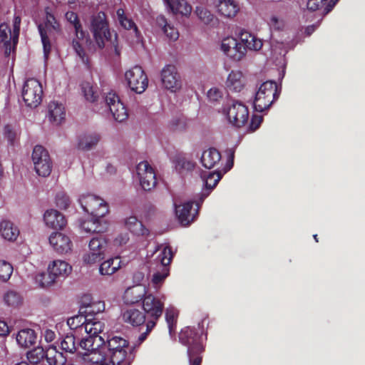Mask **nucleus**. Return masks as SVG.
I'll use <instances>...</instances> for the list:
<instances>
[{
	"label": "nucleus",
	"instance_id": "1",
	"mask_svg": "<svg viewBox=\"0 0 365 365\" xmlns=\"http://www.w3.org/2000/svg\"><path fill=\"white\" fill-rule=\"evenodd\" d=\"M179 340L182 344L187 346L189 365H202L205 346L202 337L196 329L190 327H185L180 331Z\"/></svg>",
	"mask_w": 365,
	"mask_h": 365
},
{
	"label": "nucleus",
	"instance_id": "2",
	"mask_svg": "<svg viewBox=\"0 0 365 365\" xmlns=\"http://www.w3.org/2000/svg\"><path fill=\"white\" fill-rule=\"evenodd\" d=\"M143 312L147 317L146 329L138 336V344L146 340L148 335L155 328L164 310V302L152 294H147L142 302Z\"/></svg>",
	"mask_w": 365,
	"mask_h": 365
},
{
	"label": "nucleus",
	"instance_id": "3",
	"mask_svg": "<svg viewBox=\"0 0 365 365\" xmlns=\"http://www.w3.org/2000/svg\"><path fill=\"white\" fill-rule=\"evenodd\" d=\"M108 354L113 365H130L132 348L125 339L115 336L107 339Z\"/></svg>",
	"mask_w": 365,
	"mask_h": 365
},
{
	"label": "nucleus",
	"instance_id": "4",
	"mask_svg": "<svg viewBox=\"0 0 365 365\" xmlns=\"http://www.w3.org/2000/svg\"><path fill=\"white\" fill-rule=\"evenodd\" d=\"M91 31L93 33V38L99 48H103L106 42L109 41L114 47L115 53L119 55L120 52L118 49L117 45V34H114V38L113 39L112 34L108 27V24L106 21V16L104 12H99L96 16L93 17Z\"/></svg>",
	"mask_w": 365,
	"mask_h": 365
},
{
	"label": "nucleus",
	"instance_id": "5",
	"mask_svg": "<svg viewBox=\"0 0 365 365\" xmlns=\"http://www.w3.org/2000/svg\"><path fill=\"white\" fill-rule=\"evenodd\" d=\"M280 90L273 81H267L262 83L255 93L254 108L257 112H263L269 108L273 102L279 96Z\"/></svg>",
	"mask_w": 365,
	"mask_h": 365
},
{
	"label": "nucleus",
	"instance_id": "6",
	"mask_svg": "<svg viewBox=\"0 0 365 365\" xmlns=\"http://www.w3.org/2000/svg\"><path fill=\"white\" fill-rule=\"evenodd\" d=\"M222 113L226 115L229 123L233 126L241 128L249 119L247 107L238 101H231L222 108Z\"/></svg>",
	"mask_w": 365,
	"mask_h": 365
},
{
	"label": "nucleus",
	"instance_id": "7",
	"mask_svg": "<svg viewBox=\"0 0 365 365\" xmlns=\"http://www.w3.org/2000/svg\"><path fill=\"white\" fill-rule=\"evenodd\" d=\"M173 257V253L170 246H165L156 258V270L151 279L153 285L157 287L160 285L170 274V264Z\"/></svg>",
	"mask_w": 365,
	"mask_h": 365
},
{
	"label": "nucleus",
	"instance_id": "8",
	"mask_svg": "<svg viewBox=\"0 0 365 365\" xmlns=\"http://www.w3.org/2000/svg\"><path fill=\"white\" fill-rule=\"evenodd\" d=\"M21 96L26 106L33 108L38 106L43 97V87L40 81L34 78L26 79L22 86Z\"/></svg>",
	"mask_w": 365,
	"mask_h": 365
},
{
	"label": "nucleus",
	"instance_id": "9",
	"mask_svg": "<svg viewBox=\"0 0 365 365\" xmlns=\"http://www.w3.org/2000/svg\"><path fill=\"white\" fill-rule=\"evenodd\" d=\"M79 202L83 210L93 217L101 218L108 212V205L106 202L96 195L91 194L82 195Z\"/></svg>",
	"mask_w": 365,
	"mask_h": 365
},
{
	"label": "nucleus",
	"instance_id": "10",
	"mask_svg": "<svg viewBox=\"0 0 365 365\" xmlns=\"http://www.w3.org/2000/svg\"><path fill=\"white\" fill-rule=\"evenodd\" d=\"M108 240L101 235L93 237L88 244L89 252L83 255V262L92 264L104 258Z\"/></svg>",
	"mask_w": 365,
	"mask_h": 365
},
{
	"label": "nucleus",
	"instance_id": "11",
	"mask_svg": "<svg viewBox=\"0 0 365 365\" xmlns=\"http://www.w3.org/2000/svg\"><path fill=\"white\" fill-rule=\"evenodd\" d=\"M130 88L137 93H142L148 86V78L140 66H135L125 73Z\"/></svg>",
	"mask_w": 365,
	"mask_h": 365
},
{
	"label": "nucleus",
	"instance_id": "12",
	"mask_svg": "<svg viewBox=\"0 0 365 365\" xmlns=\"http://www.w3.org/2000/svg\"><path fill=\"white\" fill-rule=\"evenodd\" d=\"M106 107L118 122H123L128 117L127 109L119 96L113 91H110L104 96Z\"/></svg>",
	"mask_w": 365,
	"mask_h": 365
},
{
	"label": "nucleus",
	"instance_id": "13",
	"mask_svg": "<svg viewBox=\"0 0 365 365\" xmlns=\"http://www.w3.org/2000/svg\"><path fill=\"white\" fill-rule=\"evenodd\" d=\"M45 12L46 19L44 25L39 24L38 29L43 44L44 57L45 58H47L51 50V44L47 36L46 29L48 30L52 29L53 31H58L60 26L54 16L49 11L48 8L46 9Z\"/></svg>",
	"mask_w": 365,
	"mask_h": 365
},
{
	"label": "nucleus",
	"instance_id": "14",
	"mask_svg": "<svg viewBox=\"0 0 365 365\" xmlns=\"http://www.w3.org/2000/svg\"><path fill=\"white\" fill-rule=\"evenodd\" d=\"M136 172L140 184L144 190H151L156 185L155 173L148 161H140L136 165Z\"/></svg>",
	"mask_w": 365,
	"mask_h": 365
},
{
	"label": "nucleus",
	"instance_id": "15",
	"mask_svg": "<svg viewBox=\"0 0 365 365\" xmlns=\"http://www.w3.org/2000/svg\"><path fill=\"white\" fill-rule=\"evenodd\" d=\"M161 82L163 86L172 93L181 88V80L177 68L173 65H166L161 71Z\"/></svg>",
	"mask_w": 365,
	"mask_h": 365
},
{
	"label": "nucleus",
	"instance_id": "16",
	"mask_svg": "<svg viewBox=\"0 0 365 365\" xmlns=\"http://www.w3.org/2000/svg\"><path fill=\"white\" fill-rule=\"evenodd\" d=\"M19 36L14 38L13 31L9 24L3 23L0 24V48L4 50L6 56H9L14 53L19 41Z\"/></svg>",
	"mask_w": 365,
	"mask_h": 365
},
{
	"label": "nucleus",
	"instance_id": "17",
	"mask_svg": "<svg viewBox=\"0 0 365 365\" xmlns=\"http://www.w3.org/2000/svg\"><path fill=\"white\" fill-rule=\"evenodd\" d=\"M48 240L53 249L59 254L68 253L73 247L70 237L61 232H53L50 235Z\"/></svg>",
	"mask_w": 365,
	"mask_h": 365
},
{
	"label": "nucleus",
	"instance_id": "18",
	"mask_svg": "<svg viewBox=\"0 0 365 365\" xmlns=\"http://www.w3.org/2000/svg\"><path fill=\"white\" fill-rule=\"evenodd\" d=\"M72 271V267L63 260H54L48 265V272L50 281L46 282L47 284L54 282L56 278L66 277Z\"/></svg>",
	"mask_w": 365,
	"mask_h": 365
},
{
	"label": "nucleus",
	"instance_id": "19",
	"mask_svg": "<svg viewBox=\"0 0 365 365\" xmlns=\"http://www.w3.org/2000/svg\"><path fill=\"white\" fill-rule=\"evenodd\" d=\"M217 12L227 19L234 18L240 11V5L235 0H215Z\"/></svg>",
	"mask_w": 365,
	"mask_h": 365
},
{
	"label": "nucleus",
	"instance_id": "20",
	"mask_svg": "<svg viewBox=\"0 0 365 365\" xmlns=\"http://www.w3.org/2000/svg\"><path fill=\"white\" fill-rule=\"evenodd\" d=\"M49 122L54 125H61L66 118V110L64 106L57 101H51L48 105V113L46 115Z\"/></svg>",
	"mask_w": 365,
	"mask_h": 365
},
{
	"label": "nucleus",
	"instance_id": "21",
	"mask_svg": "<svg viewBox=\"0 0 365 365\" xmlns=\"http://www.w3.org/2000/svg\"><path fill=\"white\" fill-rule=\"evenodd\" d=\"M166 9L174 15L188 17L192 12V6L185 0H163Z\"/></svg>",
	"mask_w": 365,
	"mask_h": 365
},
{
	"label": "nucleus",
	"instance_id": "22",
	"mask_svg": "<svg viewBox=\"0 0 365 365\" xmlns=\"http://www.w3.org/2000/svg\"><path fill=\"white\" fill-rule=\"evenodd\" d=\"M43 220L47 227L54 230H62L66 225L65 216L53 209L46 211Z\"/></svg>",
	"mask_w": 365,
	"mask_h": 365
},
{
	"label": "nucleus",
	"instance_id": "23",
	"mask_svg": "<svg viewBox=\"0 0 365 365\" xmlns=\"http://www.w3.org/2000/svg\"><path fill=\"white\" fill-rule=\"evenodd\" d=\"M125 323L133 327L146 326L147 317L145 314L138 309H128L122 314Z\"/></svg>",
	"mask_w": 365,
	"mask_h": 365
},
{
	"label": "nucleus",
	"instance_id": "24",
	"mask_svg": "<svg viewBox=\"0 0 365 365\" xmlns=\"http://www.w3.org/2000/svg\"><path fill=\"white\" fill-rule=\"evenodd\" d=\"M116 19L119 25L124 29L132 31L135 37L139 38L140 32L132 18L125 13L123 9L119 8L116 11Z\"/></svg>",
	"mask_w": 365,
	"mask_h": 365
},
{
	"label": "nucleus",
	"instance_id": "25",
	"mask_svg": "<svg viewBox=\"0 0 365 365\" xmlns=\"http://www.w3.org/2000/svg\"><path fill=\"white\" fill-rule=\"evenodd\" d=\"M147 295L145 287L138 284L128 287L124 292L123 299L126 304H135L140 301Z\"/></svg>",
	"mask_w": 365,
	"mask_h": 365
},
{
	"label": "nucleus",
	"instance_id": "26",
	"mask_svg": "<svg viewBox=\"0 0 365 365\" xmlns=\"http://www.w3.org/2000/svg\"><path fill=\"white\" fill-rule=\"evenodd\" d=\"M245 85V80L242 72L232 71L227 76L226 88L232 92H240Z\"/></svg>",
	"mask_w": 365,
	"mask_h": 365
},
{
	"label": "nucleus",
	"instance_id": "27",
	"mask_svg": "<svg viewBox=\"0 0 365 365\" xmlns=\"http://www.w3.org/2000/svg\"><path fill=\"white\" fill-rule=\"evenodd\" d=\"M19 233L18 227L10 220H4L0 222V235L5 240L14 242Z\"/></svg>",
	"mask_w": 365,
	"mask_h": 365
},
{
	"label": "nucleus",
	"instance_id": "28",
	"mask_svg": "<svg viewBox=\"0 0 365 365\" xmlns=\"http://www.w3.org/2000/svg\"><path fill=\"white\" fill-rule=\"evenodd\" d=\"M100 139V135L96 133L81 134L78 138L77 148L82 150H90L98 144Z\"/></svg>",
	"mask_w": 365,
	"mask_h": 365
},
{
	"label": "nucleus",
	"instance_id": "29",
	"mask_svg": "<svg viewBox=\"0 0 365 365\" xmlns=\"http://www.w3.org/2000/svg\"><path fill=\"white\" fill-rule=\"evenodd\" d=\"M192 202H187L182 205L175 206V213L179 222L182 225H188L195 219V215L191 214Z\"/></svg>",
	"mask_w": 365,
	"mask_h": 365
},
{
	"label": "nucleus",
	"instance_id": "30",
	"mask_svg": "<svg viewBox=\"0 0 365 365\" xmlns=\"http://www.w3.org/2000/svg\"><path fill=\"white\" fill-rule=\"evenodd\" d=\"M155 21L156 26L161 29L170 41H175L178 39L179 32L178 29L168 24L164 16H157Z\"/></svg>",
	"mask_w": 365,
	"mask_h": 365
},
{
	"label": "nucleus",
	"instance_id": "31",
	"mask_svg": "<svg viewBox=\"0 0 365 365\" xmlns=\"http://www.w3.org/2000/svg\"><path fill=\"white\" fill-rule=\"evenodd\" d=\"M16 339L21 347L28 348L36 343V334L31 329H23L19 331Z\"/></svg>",
	"mask_w": 365,
	"mask_h": 365
},
{
	"label": "nucleus",
	"instance_id": "32",
	"mask_svg": "<svg viewBox=\"0 0 365 365\" xmlns=\"http://www.w3.org/2000/svg\"><path fill=\"white\" fill-rule=\"evenodd\" d=\"M240 38L246 50L259 51L263 45L261 39L246 31L240 33Z\"/></svg>",
	"mask_w": 365,
	"mask_h": 365
},
{
	"label": "nucleus",
	"instance_id": "33",
	"mask_svg": "<svg viewBox=\"0 0 365 365\" xmlns=\"http://www.w3.org/2000/svg\"><path fill=\"white\" fill-rule=\"evenodd\" d=\"M46 361L49 365H66L67 359L56 346H49L46 351Z\"/></svg>",
	"mask_w": 365,
	"mask_h": 365
},
{
	"label": "nucleus",
	"instance_id": "34",
	"mask_svg": "<svg viewBox=\"0 0 365 365\" xmlns=\"http://www.w3.org/2000/svg\"><path fill=\"white\" fill-rule=\"evenodd\" d=\"M125 224L126 227L135 235L147 236L149 235V230L135 216H130L127 218Z\"/></svg>",
	"mask_w": 365,
	"mask_h": 365
},
{
	"label": "nucleus",
	"instance_id": "35",
	"mask_svg": "<svg viewBox=\"0 0 365 365\" xmlns=\"http://www.w3.org/2000/svg\"><path fill=\"white\" fill-rule=\"evenodd\" d=\"M88 315L83 314L81 312L80 314L70 317L67 320V324L71 329H84L85 331H88V327L90 326L91 319H88Z\"/></svg>",
	"mask_w": 365,
	"mask_h": 365
},
{
	"label": "nucleus",
	"instance_id": "36",
	"mask_svg": "<svg viewBox=\"0 0 365 365\" xmlns=\"http://www.w3.org/2000/svg\"><path fill=\"white\" fill-rule=\"evenodd\" d=\"M222 177V171H204L201 173V178L205 182L206 189L212 190L219 182Z\"/></svg>",
	"mask_w": 365,
	"mask_h": 365
},
{
	"label": "nucleus",
	"instance_id": "37",
	"mask_svg": "<svg viewBox=\"0 0 365 365\" xmlns=\"http://www.w3.org/2000/svg\"><path fill=\"white\" fill-rule=\"evenodd\" d=\"M120 263L119 257L108 259L101 263L99 272L102 275H111L120 267Z\"/></svg>",
	"mask_w": 365,
	"mask_h": 365
},
{
	"label": "nucleus",
	"instance_id": "38",
	"mask_svg": "<svg viewBox=\"0 0 365 365\" xmlns=\"http://www.w3.org/2000/svg\"><path fill=\"white\" fill-rule=\"evenodd\" d=\"M81 228L86 233L99 234L104 231L100 224V218L93 217L91 220H86L81 222Z\"/></svg>",
	"mask_w": 365,
	"mask_h": 365
},
{
	"label": "nucleus",
	"instance_id": "39",
	"mask_svg": "<svg viewBox=\"0 0 365 365\" xmlns=\"http://www.w3.org/2000/svg\"><path fill=\"white\" fill-rule=\"evenodd\" d=\"M83 359L85 361L96 365H99L101 363H106L105 356L102 354L101 351L98 349H96L91 352L83 353Z\"/></svg>",
	"mask_w": 365,
	"mask_h": 365
},
{
	"label": "nucleus",
	"instance_id": "40",
	"mask_svg": "<svg viewBox=\"0 0 365 365\" xmlns=\"http://www.w3.org/2000/svg\"><path fill=\"white\" fill-rule=\"evenodd\" d=\"M66 19L68 22L73 25L77 38L83 39L84 37V32L82 29V26L77 14L73 11H68L66 14Z\"/></svg>",
	"mask_w": 365,
	"mask_h": 365
},
{
	"label": "nucleus",
	"instance_id": "41",
	"mask_svg": "<svg viewBox=\"0 0 365 365\" xmlns=\"http://www.w3.org/2000/svg\"><path fill=\"white\" fill-rule=\"evenodd\" d=\"M78 344L73 334H66L61 342V349L71 354H73L77 351Z\"/></svg>",
	"mask_w": 365,
	"mask_h": 365
},
{
	"label": "nucleus",
	"instance_id": "42",
	"mask_svg": "<svg viewBox=\"0 0 365 365\" xmlns=\"http://www.w3.org/2000/svg\"><path fill=\"white\" fill-rule=\"evenodd\" d=\"M46 357V351L41 346H37L27 352V359L30 364H38Z\"/></svg>",
	"mask_w": 365,
	"mask_h": 365
},
{
	"label": "nucleus",
	"instance_id": "43",
	"mask_svg": "<svg viewBox=\"0 0 365 365\" xmlns=\"http://www.w3.org/2000/svg\"><path fill=\"white\" fill-rule=\"evenodd\" d=\"M34 170L37 175L42 177L48 176L52 170V161H34Z\"/></svg>",
	"mask_w": 365,
	"mask_h": 365
},
{
	"label": "nucleus",
	"instance_id": "44",
	"mask_svg": "<svg viewBox=\"0 0 365 365\" xmlns=\"http://www.w3.org/2000/svg\"><path fill=\"white\" fill-rule=\"evenodd\" d=\"M4 300L8 306L17 307L22 301L21 295L15 291H8L4 296Z\"/></svg>",
	"mask_w": 365,
	"mask_h": 365
},
{
	"label": "nucleus",
	"instance_id": "45",
	"mask_svg": "<svg viewBox=\"0 0 365 365\" xmlns=\"http://www.w3.org/2000/svg\"><path fill=\"white\" fill-rule=\"evenodd\" d=\"M195 13L205 24H210L214 19V15L202 6H197Z\"/></svg>",
	"mask_w": 365,
	"mask_h": 365
},
{
	"label": "nucleus",
	"instance_id": "46",
	"mask_svg": "<svg viewBox=\"0 0 365 365\" xmlns=\"http://www.w3.org/2000/svg\"><path fill=\"white\" fill-rule=\"evenodd\" d=\"M81 89L87 101L94 102L96 100L98 96L97 91L90 83L86 82L82 83Z\"/></svg>",
	"mask_w": 365,
	"mask_h": 365
},
{
	"label": "nucleus",
	"instance_id": "47",
	"mask_svg": "<svg viewBox=\"0 0 365 365\" xmlns=\"http://www.w3.org/2000/svg\"><path fill=\"white\" fill-rule=\"evenodd\" d=\"M105 310V304L103 302L98 301L92 302L86 306V310L83 312L86 314L94 315Z\"/></svg>",
	"mask_w": 365,
	"mask_h": 365
},
{
	"label": "nucleus",
	"instance_id": "48",
	"mask_svg": "<svg viewBox=\"0 0 365 365\" xmlns=\"http://www.w3.org/2000/svg\"><path fill=\"white\" fill-rule=\"evenodd\" d=\"M13 272V267L5 260H0V280L6 282Z\"/></svg>",
	"mask_w": 365,
	"mask_h": 365
},
{
	"label": "nucleus",
	"instance_id": "49",
	"mask_svg": "<svg viewBox=\"0 0 365 365\" xmlns=\"http://www.w3.org/2000/svg\"><path fill=\"white\" fill-rule=\"evenodd\" d=\"M246 48L243 46V43H239L237 41V46H234V48L231 50L229 53L228 57L234 61H240L245 55Z\"/></svg>",
	"mask_w": 365,
	"mask_h": 365
},
{
	"label": "nucleus",
	"instance_id": "50",
	"mask_svg": "<svg viewBox=\"0 0 365 365\" xmlns=\"http://www.w3.org/2000/svg\"><path fill=\"white\" fill-rule=\"evenodd\" d=\"M267 24L271 30L281 31L284 27V21L282 18L275 14H272L267 20Z\"/></svg>",
	"mask_w": 365,
	"mask_h": 365
},
{
	"label": "nucleus",
	"instance_id": "51",
	"mask_svg": "<svg viewBox=\"0 0 365 365\" xmlns=\"http://www.w3.org/2000/svg\"><path fill=\"white\" fill-rule=\"evenodd\" d=\"M178 313L173 308L167 309L165 311V320L170 332H172L176 325Z\"/></svg>",
	"mask_w": 365,
	"mask_h": 365
},
{
	"label": "nucleus",
	"instance_id": "52",
	"mask_svg": "<svg viewBox=\"0 0 365 365\" xmlns=\"http://www.w3.org/2000/svg\"><path fill=\"white\" fill-rule=\"evenodd\" d=\"M221 154L215 148H208L202 152L200 160H220Z\"/></svg>",
	"mask_w": 365,
	"mask_h": 365
},
{
	"label": "nucleus",
	"instance_id": "53",
	"mask_svg": "<svg viewBox=\"0 0 365 365\" xmlns=\"http://www.w3.org/2000/svg\"><path fill=\"white\" fill-rule=\"evenodd\" d=\"M237 46V39L233 37H227L222 39L221 43V49L223 53L228 56L231 50Z\"/></svg>",
	"mask_w": 365,
	"mask_h": 365
},
{
	"label": "nucleus",
	"instance_id": "54",
	"mask_svg": "<svg viewBox=\"0 0 365 365\" xmlns=\"http://www.w3.org/2000/svg\"><path fill=\"white\" fill-rule=\"evenodd\" d=\"M49 158L48 150L42 145H36L32 153V160H48Z\"/></svg>",
	"mask_w": 365,
	"mask_h": 365
},
{
	"label": "nucleus",
	"instance_id": "55",
	"mask_svg": "<svg viewBox=\"0 0 365 365\" xmlns=\"http://www.w3.org/2000/svg\"><path fill=\"white\" fill-rule=\"evenodd\" d=\"M175 169L180 174L192 170L195 166V161H175Z\"/></svg>",
	"mask_w": 365,
	"mask_h": 365
},
{
	"label": "nucleus",
	"instance_id": "56",
	"mask_svg": "<svg viewBox=\"0 0 365 365\" xmlns=\"http://www.w3.org/2000/svg\"><path fill=\"white\" fill-rule=\"evenodd\" d=\"M78 347L83 349L85 352H91L97 349L94 347V339L91 336L82 339L78 343Z\"/></svg>",
	"mask_w": 365,
	"mask_h": 365
},
{
	"label": "nucleus",
	"instance_id": "57",
	"mask_svg": "<svg viewBox=\"0 0 365 365\" xmlns=\"http://www.w3.org/2000/svg\"><path fill=\"white\" fill-rule=\"evenodd\" d=\"M56 203L60 209L66 210L70 205L69 197L64 192H58L56 196Z\"/></svg>",
	"mask_w": 365,
	"mask_h": 365
},
{
	"label": "nucleus",
	"instance_id": "58",
	"mask_svg": "<svg viewBox=\"0 0 365 365\" xmlns=\"http://www.w3.org/2000/svg\"><path fill=\"white\" fill-rule=\"evenodd\" d=\"M271 52L272 56H276V58L277 59V56H279L280 58H282L285 56L287 51L284 48V44L282 43H277L276 44H272Z\"/></svg>",
	"mask_w": 365,
	"mask_h": 365
},
{
	"label": "nucleus",
	"instance_id": "59",
	"mask_svg": "<svg viewBox=\"0 0 365 365\" xmlns=\"http://www.w3.org/2000/svg\"><path fill=\"white\" fill-rule=\"evenodd\" d=\"M72 47H73V50L75 51V52L76 53V54L81 59V61L83 63H86L87 61L86 52L78 40H73Z\"/></svg>",
	"mask_w": 365,
	"mask_h": 365
},
{
	"label": "nucleus",
	"instance_id": "60",
	"mask_svg": "<svg viewBox=\"0 0 365 365\" xmlns=\"http://www.w3.org/2000/svg\"><path fill=\"white\" fill-rule=\"evenodd\" d=\"M207 98L211 102H217L222 98V92L217 88H211L207 91Z\"/></svg>",
	"mask_w": 365,
	"mask_h": 365
},
{
	"label": "nucleus",
	"instance_id": "61",
	"mask_svg": "<svg viewBox=\"0 0 365 365\" xmlns=\"http://www.w3.org/2000/svg\"><path fill=\"white\" fill-rule=\"evenodd\" d=\"M186 123L185 119L182 117L174 118L170 122V127L172 130H182L185 128Z\"/></svg>",
	"mask_w": 365,
	"mask_h": 365
},
{
	"label": "nucleus",
	"instance_id": "62",
	"mask_svg": "<svg viewBox=\"0 0 365 365\" xmlns=\"http://www.w3.org/2000/svg\"><path fill=\"white\" fill-rule=\"evenodd\" d=\"M4 136L7 139L10 144H14L16 138V133L12 130L10 125H6L4 127Z\"/></svg>",
	"mask_w": 365,
	"mask_h": 365
},
{
	"label": "nucleus",
	"instance_id": "63",
	"mask_svg": "<svg viewBox=\"0 0 365 365\" xmlns=\"http://www.w3.org/2000/svg\"><path fill=\"white\" fill-rule=\"evenodd\" d=\"M327 0H308L307 9L311 11H316L322 6Z\"/></svg>",
	"mask_w": 365,
	"mask_h": 365
},
{
	"label": "nucleus",
	"instance_id": "64",
	"mask_svg": "<svg viewBox=\"0 0 365 365\" xmlns=\"http://www.w3.org/2000/svg\"><path fill=\"white\" fill-rule=\"evenodd\" d=\"M262 116L261 115H253V117L251 119L250 125V130L251 131L256 130L260 125V124L262 122Z\"/></svg>",
	"mask_w": 365,
	"mask_h": 365
}]
</instances>
